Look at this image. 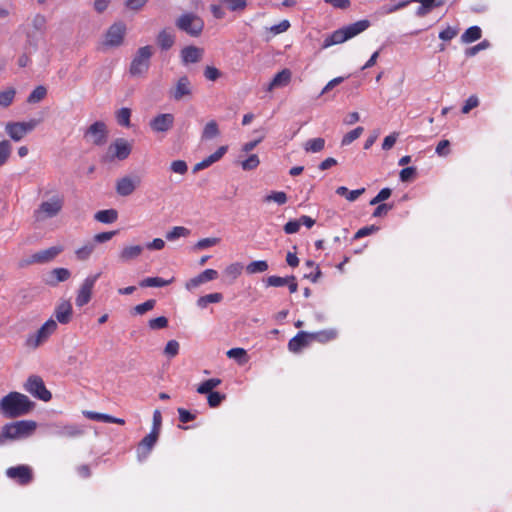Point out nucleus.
Returning a JSON list of instances; mask_svg holds the SVG:
<instances>
[{"label": "nucleus", "mask_w": 512, "mask_h": 512, "mask_svg": "<svg viewBox=\"0 0 512 512\" xmlns=\"http://www.w3.org/2000/svg\"><path fill=\"white\" fill-rule=\"evenodd\" d=\"M34 403L28 396L19 392H10L0 400V411L7 418H17L28 414Z\"/></svg>", "instance_id": "f257e3e1"}, {"label": "nucleus", "mask_w": 512, "mask_h": 512, "mask_svg": "<svg viewBox=\"0 0 512 512\" xmlns=\"http://www.w3.org/2000/svg\"><path fill=\"white\" fill-rule=\"evenodd\" d=\"M370 26L368 20H359L355 23L342 27L325 38L322 47L328 48L332 45L341 44L356 35L362 33Z\"/></svg>", "instance_id": "f03ea898"}, {"label": "nucleus", "mask_w": 512, "mask_h": 512, "mask_svg": "<svg viewBox=\"0 0 512 512\" xmlns=\"http://www.w3.org/2000/svg\"><path fill=\"white\" fill-rule=\"evenodd\" d=\"M64 195L56 192L48 199L42 201L34 211V217L37 221H43L56 217L63 209Z\"/></svg>", "instance_id": "7ed1b4c3"}, {"label": "nucleus", "mask_w": 512, "mask_h": 512, "mask_svg": "<svg viewBox=\"0 0 512 512\" xmlns=\"http://www.w3.org/2000/svg\"><path fill=\"white\" fill-rule=\"evenodd\" d=\"M176 27L191 37H199L205 27L204 20L195 13L181 14L175 22Z\"/></svg>", "instance_id": "20e7f679"}, {"label": "nucleus", "mask_w": 512, "mask_h": 512, "mask_svg": "<svg viewBox=\"0 0 512 512\" xmlns=\"http://www.w3.org/2000/svg\"><path fill=\"white\" fill-rule=\"evenodd\" d=\"M153 55V49L151 46H143L140 47L134 57L132 58V61L130 63L129 67V73L133 77H143L146 75L150 68V59Z\"/></svg>", "instance_id": "39448f33"}, {"label": "nucleus", "mask_w": 512, "mask_h": 512, "mask_svg": "<svg viewBox=\"0 0 512 512\" xmlns=\"http://www.w3.org/2000/svg\"><path fill=\"white\" fill-rule=\"evenodd\" d=\"M57 327V322L54 319H48L35 333L28 335L25 346L30 349H37L55 333Z\"/></svg>", "instance_id": "423d86ee"}, {"label": "nucleus", "mask_w": 512, "mask_h": 512, "mask_svg": "<svg viewBox=\"0 0 512 512\" xmlns=\"http://www.w3.org/2000/svg\"><path fill=\"white\" fill-rule=\"evenodd\" d=\"M36 429L32 420H20L3 426V432L8 440H16L30 436Z\"/></svg>", "instance_id": "0eeeda50"}, {"label": "nucleus", "mask_w": 512, "mask_h": 512, "mask_svg": "<svg viewBox=\"0 0 512 512\" xmlns=\"http://www.w3.org/2000/svg\"><path fill=\"white\" fill-rule=\"evenodd\" d=\"M40 123L38 119H30L23 122H8L5 125V132L15 142L22 140L28 133L32 132Z\"/></svg>", "instance_id": "6e6552de"}, {"label": "nucleus", "mask_w": 512, "mask_h": 512, "mask_svg": "<svg viewBox=\"0 0 512 512\" xmlns=\"http://www.w3.org/2000/svg\"><path fill=\"white\" fill-rule=\"evenodd\" d=\"M193 95L194 86L186 75L179 77L176 84L169 90V97L177 102L191 100Z\"/></svg>", "instance_id": "1a4fd4ad"}, {"label": "nucleus", "mask_w": 512, "mask_h": 512, "mask_svg": "<svg viewBox=\"0 0 512 512\" xmlns=\"http://www.w3.org/2000/svg\"><path fill=\"white\" fill-rule=\"evenodd\" d=\"M24 389L30 393L33 397L42 401H49L52 398V394L45 387L44 381L38 375H31L28 377L24 384Z\"/></svg>", "instance_id": "9d476101"}, {"label": "nucleus", "mask_w": 512, "mask_h": 512, "mask_svg": "<svg viewBox=\"0 0 512 512\" xmlns=\"http://www.w3.org/2000/svg\"><path fill=\"white\" fill-rule=\"evenodd\" d=\"M47 19L43 14H36L31 20V28L26 31L27 42L37 46V42L46 33Z\"/></svg>", "instance_id": "9b49d317"}, {"label": "nucleus", "mask_w": 512, "mask_h": 512, "mask_svg": "<svg viewBox=\"0 0 512 512\" xmlns=\"http://www.w3.org/2000/svg\"><path fill=\"white\" fill-rule=\"evenodd\" d=\"M132 147L124 138H117L108 147L105 159L107 161L125 160L129 157Z\"/></svg>", "instance_id": "f8f14e48"}, {"label": "nucleus", "mask_w": 512, "mask_h": 512, "mask_svg": "<svg viewBox=\"0 0 512 512\" xmlns=\"http://www.w3.org/2000/svg\"><path fill=\"white\" fill-rule=\"evenodd\" d=\"M99 277L100 273H97L95 275H89L84 279L83 283L81 284L77 292V296L75 299V304L78 307H83L84 305L89 303L92 297L93 288Z\"/></svg>", "instance_id": "ddd939ff"}, {"label": "nucleus", "mask_w": 512, "mask_h": 512, "mask_svg": "<svg viewBox=\"0 0 512 512\" xmlns=\"http://www.w3.org/2000/svg\"><path fill=\"white\" fill-rule=\"evenodd\" d=\"M6 475L19 485L25 486L33 481V470L28 465H18L6 470Z\"/></svg>", "instance_id": "4468645a"}, {"label": "nucleus", "mask_w": 512, "mask_h": 512, "mask_svg": "<svg viewBox=\"0 0 512 512\" xmlns=\"http://www.w3.org/2000/svg\"><path fill=\"white\" fill-rule=\"evenodd\" d=\"M141 185V177L138 175L124 176L116 182V192L118 195L127 197L134 193V191Z\"/></svg>", "instance_id": "2eb2a0df"}, {"label": "nucleus", "mask_w": 512, "mask_h": 512, "mask_svg": "<svg viewBox=\"0 0 512 512\" xmlns=\"http://www.w3.org/2000/svg\"><path fill=\"white\" fill-rule=\"evenodd\" d=\"M84 137L94 145H102L107 139V128L104 122L96 121L86 130Z\"/></svg>", "instance_id": "dca6fc26"}, {"label": "nucleus", "mask_w": 512, "mask_h": 512, "mask_svg": "<svg viewBox=\"0 0 512 512\" xmlns=\"http://www.w3.org/2000/svg\"><path fill=\"white\" fill-rule=\"evenodd\" d=\"M126 26L122 22L111 25L106 33L105 44L110 47L120 46L123 42Z\"/></svg>", "instance_id": "f3484780"}, {"label": "nucleus", "mask_w": 512, "mask_h": 512, "mask_svg": "<svg viewBox=\"0 0 512 512\" xmlns=\"http://www.w3.org/2000/svg\"><path fill=\"white\" fill-rule=\"evenodd\" d=\"M158 438L159 435L155 434V432H150L139 442L137 447V457L139 461L142 462L149 456Z\"/></svg>", "instance_id": "a211bd4d"}, {"label": "nucleus", "mask_w": 512, "mask_h": 512, "mask_svg": "<svg viewBox=\"0 0 512 512\" xmlns=\"http://www.w3.org/2000/svg\"><path fill=\"white\" fill-rule=\"evenodd\" d=\"M174 123V116L170 113L159 114L154 117L149 125L154 132H167Z\"/></svg>", "instance_id": "6ab92c4d"}, {"label": "nucleus", "mask_w": 512, "mask_h": 512, "mask_svg": "<svg viewBox=\"0 0 512 512\" xmlns=\"http://www.w3.org/2000/svg\"><path fill=\"white\" fill-rule=\"evenodd\" d=\"M312 341L313 340L310 333L300 331L292 339L289 340L288 349L293 353H299L304 348L308 347Z\"/></svg>", "instance_id": "aec40b11"}, {"label": "nucleus", "mask_w": 512, "mask_h": 512, "mask_svg": "<svg viewBox=\"0 0 512 512\" xmlns=\"http://www.w3.org/2000/svg\"><path fill=\"white\" fill-rule=\"evenodd\" d=\"M218 277V272L214 269H206L197 276L188 280L185 284L187 290L191 291L200 285L215 280Z\"/></svg>", "instance_id": "412c9836"}, {"label": "nucleus", "mask_w": 512, "mask_h": 512, "mask_svg": "<svg viewBox=\"0 0 512 512\" xmlns=\"http://www.w3.org/2000/svg\"><path fill=\"white\" fill-rule=\"evenodd\" d=\"M62 252V247L52 246L48 249L38 251L31 255L29 263H47L53 260Z\"/></svg>", "instance_id": "4be33fe9"}, {"label": "nucleus", "mask_w": 512, "mask_h": 512, "mask_svg": "<svg viewBox=\"0 0 512 512\" xmlns=\"http://www.w3.org/2000/svg\"><path fill=\"white\" fill-rule=\"evenodd\" d=\"M204 54L202 48L190 45L181 50V60L184 65L198 63L201 61Z\"/></svg>", "instance_id": "5701e85b"}, {"label": "nucleus", "mask_w": 512, "mask_h": 512, "mask_svg": "<svg viewBox=\"0 0 512 512\" xmlns=\"http://www.w3.org/2000/svg\"><path fill=\"white\" fill-rule=\"evenodd\" d=\"M54 316L61 324H67L71 320L72 305L68 300L61 301L55 308Z\"/></svg>", "instance_id": "b1692460"}, {"label": "nucleus", "mask_w": 512, "mask_h": 512, "mask_svg": "<svg viewBox=\"0 0 512 512\" xmlns=\"http://www.w3.org/2000/svg\"><path fill=\"white\" fill-rule=\"evenodd\" d=\"M143 250L144 247L141 245L125 246L119 252V261L122 263H128L132 260H135L142 254Z\"/></svg>", "instance_id": "393cba45"}, {"label": "nucleus", "mask_w": 512, "mask_h": 512, "mask_svg": "<svg viewBox=\"0 0 512 512\" xmlns=\"http://www.w3.org/2000/svg\"><path fill=\"white\" fill-rule=\"evenodd\" d=\"M175 39L176 36L174 32L170 29L165 28L158 33L156 37V42L157 45L161 48V50L166 51L173 47V45L175 44Z\"/></svg>", "instance_id": "a878e982"}, {"label": "nucleus", "mask_w": 512, "mask_h": 512, "mask_svg": "<svg viewBox=\"0 0 512 512\" xmlns=\"http://www.w3.org/2000/svg\"><path fill=\"white\" fill-rule=\"evenodd\" d=\"M84 416L90 420L98 421V422H104V423H115L119 425H124L125 420L122 418H117L114 416H111L109 414L94 412V411H84Z\"/></svg>", "instance_id": "bb28decb"}, {"label": "nucleus", "mask_w": 512, "mask_h": 512, "mask_svg": "<svg viewBox=\"0 0 512 512\" xmlns=\"http://www.w3.org/2000/svg\"><path fill=\"white\" fill-rule=\"evenodd\" d=\"M292 73L289 69H283L280 72H278L271 82L269 83L267 90L272 91L274 88L277 87H284L289 84L291 81Z\"/></svg>", "instance_id": "cd10ccee"}, {"label": "nucleus", "mask_w": 512, "mask_h": 512, "mask_svg": "<svg viewBox=\"0 0 512 512\" xmlns=\"http://www.w3.org/2000/svg\"><path fill=\"white\" fill-rule=\"evenodd\" d=\"M70 276L71 272L67 268H54L50 272V279L47 280V283L50 286H56L58 283L68 280Z\"/></svg>", "instance_id": "c85d7f7f"}, {"label": "nucleus", "mask_w": 512, "mask_h": 512, "mask_svg": "<svg viewBox=\"0 0 512 512\" xmlns=\"http://www.w3.org/2000/svg\"><path fill=\"white\" fill-rule=\"evenodd\" d=\"M242 270L243 265L241 263H232L225 268L223 272L224 278L231 284L241 275Z\"/></svg>", "instance_id": "c756f323"}, {"label": "nucleus", "mask_w": 512, "mask_h": 512, "mask_svg": "<svg viewBox=\"0 0 512 512\" xmlns=\"http://www.w3.org/2000/svg\"><path fill=\"white\" fill-rule=\"evenodd\" d=\"M482 37V30L479 26L469 27L462 35L461 42L464 44L472 43Z\"/></svg>", "instance_id": "7c9ffc66"}, {"label": "nucleus", "mask_w": 512, "mask_h": 512, "mask_svg": "<svg viewBox=\"0 0 512 512\" xmlns=\"http://www.w3.org/2000/svg\"><path fill=\"white\" fill-rule=\"evenodd\" d=\"M325 147V139L322 137L312 138L307 140L303 148L307 153H318Z\"/></svg>", "instance_id": "2f4dec72"}, {"label": "nucleus", "mask_w": 512, "mask_h": 512, "mask_svg": "<svg viewBox=\"0 0 512 512\" xmlns=\"http://www.w3.org/2000/svg\"><path fill=\"white\" fill-rule=\"evenodd\" d=\"M174 278L165 280L160 277H147L140 281V287H164L171 284Z\"/></svg>", "instance_id": "473e14b6"}, {"label": "nucleus", "mask_w": 512, "mask_h": 512, "mask_svg": "<svg viewBox=\"0 0 512 512\" xmlns=\"http://www.w3.org/2000/svg\"><path fill=\"white\" fill-rule=\"evenodd\" d=\"M118 213L114 209L100 210L95 214V219L101 223L110 224L117 220Z\"/></svg>", "instance_id": "72a5a7b5"}, {"label": "nucleus", "mask_w": 512, "mask_h": 512, "mask_svg": "<svg viewBox=\"0 0 512 512\" xmlns=\"http://www.w3.org/2000/svg\"><path fill=\"white\" fill-rule=\"evenodd\" d=\"M15 96L16 89L14 87H7L0 91V107H9L14 102Z\"/></svg>", "instance_id": "f704fd0d"}, {"label": "nucleus", "mask_w": 512, "mask_h": 512, "mask_svg": "<svg viewBox=\"0 0 512 512\" xmlns=\"http://www.w3.org/2000/svg\"><path fill=\"white\" fill-rule=\"evenodd\" d=\"M223 299L222 293L216 292L201 296L197 300V306L201 309H205L211 303H219Z\"/></svg>", "instance_id": "c9c22d12"}, {"label": "nucleus", "mask_w": 512, "mask_h": 512, "mask_svg": "<svg viewBox=\"0 0 512 512\" xmlns=\"http://www.w3.org/2000/svg\"><path fill=\"white\" fill-rule=\"evenodd\" d=\"M313 341H318L320 343H326L331 341L337 337V331L334 329L322 330L319 332L310 333Z\"/></svg>", "instance_id": "e433bc0d"}, {"label": "nucleus", "mask_w": 512, "mask_h": 512, "mask_svg": "<svg viewBox=\"0 0 512 512\" xmlns=\"http://www.w3.org/2000/svg\"><path fill=\"white\" fill-rule=\"evenodd\" d=\"M83 434V430L78 425H66L57 431V435L67 438H76Z\"/></svg>", "instance_id": "4c0bfd02"}, {"label": "nucleus", "mask_w": 512, "mask_h": 512, "mask_svg": "<svg viewBox=\"0 0 512 512\" xmlns=\"http://www.w3.org/2000/svg\"><path fill=\"white\" fill-rule=\"evenodd\" d=\"M365 192V188H360L356 190H349L345 186H340L336 189V193L340 196H344L348 201H355L360 195Z\"/></svg>", "instance_id": "58836bf2"}, {"label": "nucleus", "mask_w": 512, "mask_h": 512, "mask_svg": "<svg viewBox=\"0 0 512 512\" xmlns=\"http://www.w3.org/2000/svg\"><path fill=\"white\" fill-rule=\"evenodd\" d=\"M220 134L218 124L215 120L209 121L203 131H202V139L210 140L217 137Z\"/></svg>", "instance_id": "ea45409f"}, {"label": "nucleus", "mask_w": 512, "mask_h": 512, "mask_svg": "<svg viewBox=\"0 0 512 512\" xmlns=\"http://www.w3.org/2000/svg\"><path fill=\"white\" fill-rule=\"evenodd\" d=\"M268 263L265 260H257L249 263L246 266V272L248 274L263 273L268 270Z\"/></svg>", "instance_id": "a19ab883"}, {"label": "nucleus", "mask_w": 512, "mask_h": 512, "mask_svg": "<svg viewBox=\"0 0 512 512\" xmlns=\"http://www.w3.org/2000/svg\"><path fill=\"white\" fill-rule=\"evenodd\" d=\"M116 121L122 127H130L131 109L123 107L116 112Z\"/></svg>", "instance_id": "79ce46f5"}, {"label": "nucleus", "mask_w": 512, "mask_h": 512, "mask_svg": "<svg viewBox=\"0 0 512 512\" xmlns=\"http://www.w3.org/2000/svg\"><path fill=\"white\" fill-rule=\"evenodd\" d=\"M46 95L47 89L44 86L39 85L29 94L27 102L31 104L38 103L42 101Z\"/></svg>", "instance_id": "37998d69"}, {"label": "nucleus", "mask_w": 512, "mask_h": 512, "mask_svg": "<svg viewBox=\"0 0 512 512\" xmlns=\"http://www.w3.org/2000/svg\"><path fill=\"white\" fill-rule=\"evenodd\" d=\"M190 234V230L183 226H175L166 233V239L168 241H174L180 237H186Z\"/></svg>", "instance_id": "c03bdc74"}, {"label": "nucleus", "mask_w": 512, "mask_h": 512, "mask_svg": "<svg viewBox=\"0 0 512 512\" xmlns=\"http://www.w3.org/2000/svg\"><path fill=\"white\" fill-rule=\"evenodd\" d=\"M220 2L232 12L243 11L247 6V0H220Z\"/></svg>", "instance_id": "a18cd8bd"}, {"label": "nucleus", "mask_w": 512, "mask_h": 512, "mask_svg": "<svg viewBox=\"0 0 512 512\" xmlns=\"http://www.w3.org/2000/svg\"><path fill=\"white\" fill-rule=\"evenodd\" d=\"M287 195L283 191H273L267 196H265V202H275L278 205H284L287 202Z\"/></svg>", "instance_id": "49530a36"}, {"label": "nucleus", "mask_w": 512, "mask_h": 512, "mask_svg": "<svg viewBox=\"0 0 512 512\" xmlns=\"http://www.w3.org/2000/svg\"><path fill=\"white\" fill-rule=\"evenodd\" d=\"M363 131V127L359 126L345 134L341 141L342 146L350 145L353 141H355L361 136Z\"/></svg>", "instance_id": "de8ad7c7"}, {"label": "nucleus", "mask_w": 512, "mask_h": 512, "mask_svg": "<svg viewBox=\"0 0 512 512\" xmlns=\"http://www.w3.org/2000/svg\"><path fill=\"white\" fill-rule=\"evenodd\" d=\"M95 249L93 243H87L75 251L76 257L79 260H87Z\"/></svg>", "instance_id": "09e8293b"}, {"label": "nucleus", "mask_w": 512, "mask_h": 512, "mask_svg": "<svg viewBox=\"0 0 512 512\" xmlns=\"http://www.w3.org/2000/svg\"><path fill=\"white\" fill-rule=\"evenodd\" d=\"M225 399H226V395L222 394L220 392L213 391V392L207 394L208 405L211 408L218 407L222 403V401H224Z\"/></svg>", "instance_id": "8fccbe9b"}, {"label": "nucleus", "mask_w": 512, "mask_h": 512, "mask_svg": "<svg viewBox=\"0 0 512 512\" xmlns=\"http://www.w3.org/2000/svg\"><path fill=\"white\" fill-rule=\"evenodd\" d=\"M156 305V300L149 299L144 303L138 304L133 308V312L138 315H143L144 313L152 310Z\"/></svg>", "instance_id": "3c124183"}, {"label": "nucleus", "mask_w": 512, "mask_h": 512, "mask_svg": "<svg viewBox=\"0 0 512 512\" xmlns=\"http://www.w3.org/2000/svg\"><path fill=\"white\" fill-rule=\"evenodd\" d=\"M413 2H417V3H420L421 5L416 9L415 11V14L417 17H424L425 15H427L433 8H435L436 6H434L433 4L425 1V0H412Z\"/></svg>", "instance_id": "603ef678"}, {"label": "nucleus", "mask_w": 512, "mask_h": 512, "mask_svg": "<svg viewBox=\"0 0 512 512\" xmlns=\"http://www.w3.org/2000/svg\"><path fill=\"white\" fill-rule=\"evenodd\" d=\"M11 153V144L8 140L0 142V166L6 163Z\"/></svg>", "instance_id": "864d4df0"}, {"label": "nucleus", "mask_w": 512, "mask_h": 512, "mask_svg": "<svg viewBox=\"0 0 512 512\" xmlns=\"http://www.w3.org/2000/svg\"><path fill=\"white\" fill-rule=\"evenodd\" d=\"M288 282H289V276L280 277V276L272 275L266 279V286L282 287V286H285Z\"/></svg>", "instance_id": "5fc2aeb1"}, {"label": "nucleus", "mask_w": 512, "mask_h": 512, "mask_svg": "<svg viewBox=\"0 0 512 512\" xmlns=\"http://www.w3.org/2000/svg\"><path fill=\"white\" fill-rule=\"evenodd\" d=\"M260 161L256 154L250 155L246 160L242 161L241 167L245 171L256 169Z\"/></svg>", "instance_id": "6e6d98bb"}, {"label": "nucleus", "mask_w": 512, "mask_h": 512, "mask_svg": "<svg viewBox=\"0 0 512 512\" xmlns=\"http://www.w3.org/2000/svg\"><path fill=\"white\" fill-rule=\"evenodd\" d=\"M179 348H180V345H179L178 341L170 340L167 342V344L165 346L164 354L169 358H173L179 353Z\"/></svg>", "instance_id": "4d7b16f0"}, {"label": "nucleus", "mask_w": 512, "mask_h": 512, "mask_svg": "<svg viewBox=\"0 0 512 512\" xmlns=\"http://www.w3.org/2000/svg\"><path fill=\"white\" fill-rule=\"evenodd\" d=\"M170 169L176 174L184 175L188 171V165L184 160H175L171 163Z\"/></svg>", "instance_id": "13d9d810"}, {"label": "nucleus", "mask_w": 512, "mask_h": 512, "mask_svg": "<svg viewBox=\"0 0 512 512\" xmlns=\"http://www.w3.org/2000/svg\"><path fill=\"white\" fill-rule=\"evenodd\" d=\"M148 325H149V328L152 330L163 329V328L167 327L168 319L164 316H160V317L149 320Z\"/></svg>", "instance_id": "bf43d9fd"}, {"label": "nucleus", "mask_w": 512, "mask_h": 512, "mask_svg": "<svg viewBox=\"0 0 512 512\" xmlns=\"http://www.w3.org/2000/svg\"><path fill=\"white\" fill-rule=\"evenodd\" d=\"M458 32V28L448 26L444 30L440 31L439 38L443 41H450L457 36Z\"/></svg>", "instance_id": "052dcab7"}, {"label": "nucleus", "mask_w": 512, "mask_h": 512, "mask_svg": "<svg viewBox=\"0 0 512 512\" xmlns=\"http://www.w3.org/2000/svg\"><path fill=\"white\" fill-rule=\"evenodd\" d=\"M489 45H490V43H489L488 40H483L482 42L478 43L477 45L466 49L465 55L467 57L475 56L481 50H484V49L488 48Z\"/></svg>", "instance_id": "680f3d73"}, {"label": "nucleus", "mask_w": 512, "mask_h": 512, "mask_svg": "<svg viewBox=\"0 0 512 512\" xmlns=\"http://www.w3.org/2000/svg\"><path fill=\"white\" fill-rule=\"evenodd\" d=\"M479 105V99L476 95H471L464 103L462 107V113L467 114L473 108H476Z\"/></svg>", "instance_id": "e2e57ef3"}, {"label": "nucleus", "mask_w": 512, "mask_h": 512, "mask_svg": "<svg viewBox=\"0 0 512 512\" xmlns=\"http://www.w3.org/2000/svg\"><path fill=\"white\" fill-rule=\"evenodd\" d=\"M221 76V72L214 66H206L204 77L209 81H216Z\"/></svg>", "instance_id": "0e129e2a"}, {"label": "nucleus", "mask_w": 512, "mask_h": 512, "mask_svg": "<svg viewBox=\"0 0 512 512\" xmlns=\"http://www.w3.org/2000/svg\"><path fill=\"white\" fill-rule=\"evenodd\" d=\"M162 426V415L159 410H155L153 412V425L150 432H155V434L159 435Z\"/></svg>", "instance_id": "69168bd1"}, {"label": "nucleus", "mask_w": 512, "mask_h": 512, "mask_svg": "<svg viewBox=\"0 0 512 512\" xmlns=\"http://www.w3.org/2000/svg\"><path fill=\"white\" fill-rule=\"evenodd\" d=\"M300 226L301 222L298 219L290 220L284 225L283 230L286 234H294L299 231Z\"/></svg>", "instance_id": "338daca9"}, {"label": "nucleus", "mask_w": 512, "mask_h": 512, "mask_svg": "<svg viewBox=\"0 0 512 512\" xmlns=\"http://www.w3.org/2000/svg\"><path fill=\"white\" fill-rule=\"evenodd\" d=\"M399 134L397 132H393L390 135L386 136L382 143L383 150H390L396 143Z\"/></svg>", "instance_id": "774afa93"}]
</instances>
